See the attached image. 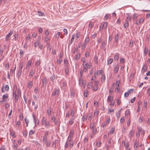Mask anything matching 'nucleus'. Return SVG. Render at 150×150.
I'll use <instances>...</instances> for the list:
<instances>
[{"label":"nucleus","mask_w":150,"mask_h":150,"mask_svg":"<svg viewBox=\"0 0 150 150\" xmlns=\"http://www.w3.org/2000/svg\"><path fill=\"white\" fill-rule=\"evenodd\" d=\"M131 17L130 16H128L125 20V22L124 25V27L125 28L128 27L129 26V23L131 21Z\"/></svg>","instance_id":"nucleus-1"},{"label":"nucleus","mask_w":150,"mask_h":150,"mask_svg":"<svg viewBox=\"0 0 150 150\" xmlns=\"http://www.w3.org/2000/svg\"><path fill=\"white\" fill-rule=\"evenodd\" d=\"M16 92V91H13V98L15 99L14 102L15 103H16L18 101L19 97L17 95Z\"/></svg>","instance_id":"nucleus-2"},{"label":"nucleus","mask_w":150,"mask_h":150,"mask_svg":"<svg viewBox=\"0 0 150 150\" xmlns=\"http://www.w3.org/2000/svg\"><path fill=\"white\" fill-rule=\"evenodd\" d=\"M79 83L81 86H83V88H85L86 87V84L83 81V79L82 78H80L79 79Z\"/></svg>","instance_id":"nucleus-3"},{"label":"nucleus","mask_w":150,"mask_h":150,"mask_svg":"<svg viewBox=\"0 0 150 150\" xmlns=\"http://www.w3.org/2000/svg\"><path fill=\"white\" fill-rule=\"evenodd\" d=\"M59 89L58 88H55L54 89V91H53L52 93V96H55L57 95L58 96L59 93Z\"/></svg>","instance_id":"nucleus-4"},{"label":"nucleus","mask_w":150,"mask_h":150,"mask_svg":"<svg viewBox=\"0 0 150 150\" xmlns=\"http://www.w3.org/2000/svg\"><path fill=\"white\" fill-rule=\"evenodd\" d=\"M98 81H96L94 83V86L93 88V91H96L98 89Z\"/></svg>","instance_id":"nucleus-5"},{"label":"nucleus","mask_w":150,"mask_h":150,"mask_svg":"<svg viewBox=\"0 0 150 150\" xmlns=\"http://www.w3.org/2000/svg\"><path fill=\"white\" fill-rule=\"evenodd\" d=\"M13 32L12 30H11L9 33L7 34L6 37V40L8 41L9 40V38L12 34Z\"/></svg>","instance_id":"nucleus-6"},{"label":"nucleus","mask_w":150,"mask_h":150,"mask_svg":"<svg viewBox=\"0 0 150 150\" xmlns=\"http://www.w3.org/2000/svg\"><path fill=\"white\" fill-rule=\"evenodd\" d=\"M58 77L57 76H56L55 74H53L50 78V80L53 82L54 83V80L57 79Z\"/></svg>","instance_id":"nucleus-7"},{"label":"nucleus","mask_w":150,"mask_h":150,"mask_svg":"<svg viewBox=\"0 0 150 150\" xmlns=\"http://www.w3.org/2000/svg\"><path fill=\"white\" fill-rule=\"evenodd\" d=\"M119 34L118 33H115L114 36V39L115 40V42H118V40L119 38Z\"/></svg>","instance_id":"nucleus-8"},{"label":"nucleus","mask_w":150,"mask_h":150,"mask_svg":"<svg viewBox=\"0 0 150 150\" xmlns=\"http://www.w3.org/2000/svg\"><path fill=\"white\" fill-rule=\"evenodd\" d=\"M47 82V79L46 78H44L42 80V84L43 86H45Z\"/></svg>","instance_id":"nucleus-9"},{"label":"nucleus","mask_w":150,"mask_h":150,"mask_svg":"<svg viewBox=\"0 0 150 150\" xmlns=\"http://www.w3.org/2000/svg\"><path fill=\"white\" fill-rule=\"evenodd\" d=\"M22 69H18L17 74V76L18 78H19L21 76L22 73Z\"/></svg>","instance_id":"nucleus-10"},{"label":"nucleus","mask_w":150,"mask_h":150,"mask_svg":"<svg viewBox=\"0 0 150 150\" xmlns=\"http://www.w3.org/2000/svg\"><path fill=\"white\" fill-rule=\"evenodd\" d=\"M119 69V65L117 64L116 66H115L114 68V73H116L117 71Z\"/></svg>","instance_id":"nucleus-11"},{"label":"nucleus","mask_w":150,"mask_h":150,"mask_svg":"<svg viewBox=\"0 0 150 150\" xmlns=\"http://www.w3.org/2000/svg\"><path fill=\"white\" fill-rule=\"evenodd\" d=\"M122 144H124L125 149L127 148L129 146V144L128 142L125 143L124 141H122Z\"/></svg>","instance_id":"nucleus-12"},{"label":"nucleus","mask_w":150,"mask_h":150,"mask_svg":"<svg viewBox=\"0 0 150 150\" xmlns=\"http://www.w3.org/2000/svg\"><path fill=\"white\" fill-rule=\"evenodd\" d=\"M108 25V23L107 22H105L102 25V30H103V28L106 29Z\"/></svg>","instance_id":"nucleus-13"},{"label":"nucleus","mask_w":150,"mask_h":150,"mask_svg":"<svg viewBox=\"0 0 150 150\" xmlns=\"http://www.w3.org/2000/svg\"><path fill=\"white\" fill-rule=\"evenodd\" d=\"M59 140H55L54 142H53L52 143V147L54 148H56V144L59 143Z\"/></svg>","instance_id":"nucleus-14"},{"label":"nucleus","mask_w":150,"mask_h":150,"mask_svg":"<svg viewBox=\"0 0 150 150\" xmlns=\"http://www.w3.org/2000/svg\"><path fill=\"white\" fill-rule=\"evenodd\" d=\"M113 99V97L111 96H108L107 99V101L108 103H110L112 101Z\"/></svg>","instance_id":"nucleus-15"},{"label":"nucleus","mask_w":150,"mask_h":150,"mask_svg":"<svg viewBox=\"0 0 150 150\" xmlns=\"http://www.w3.org/2000/svg\"><path fill=\"white\" fill-rule=\"evenodd\" d=\"M147 66L145 64L143 66L142 68V71L143 72H145L147 70Z\"/></svg>","instance_id":"nucleus-16"},{"label":"nucleus","mask_w":150,"mask_h":150,"mask_svg":"<svg viewBox=\"0 0 150 150\" xmlns=\"http://www.w3.org/2000/svg\"><path fill=\"white\" fill-rule=\"evenodd\" d=\"M148 51V49L147 47L145 46L144 51V54L145 56H146L147 54V53Z\"/></svg>","instance_id":"nucleus-17"},{"label":"nucleus","mask_w":150,"mask_h":150,"mask_svg":"<svg viewBox=\"0 0 150 150\" xmlns=\"http://www.w3.org/2000/svg\"><path fill=\"white\" fill-rule=\"evenodd\" d=\"M119 58V54L118 53H116L114 57L115 60H118Z\"/></svg>","instance_id":"nucleus-18"},{"label":"nucleus","mask_w":150,"mask_h":150,"mask_svg":"<svg viewBox=\"0 0 150 150\" xmlns=\"http://www.w3.org/2000/svg\"><path fill=\"white\" fill-rule=\"evenodd\" d=\"M134 133V131L132 130L131 131L129 134V138H131L133 136Z\"/></svg>","instance_id":"nucleus-19"},{"label":"nucleus","mask_w":150,"mask_h":150,"mask_svg":"<svg viewBox=\"0 0 150 150\" xmlns=\"http://www.w3.org/2000/svg\"><path fill=\"white\" fill-rule=\"evenodd\" d=\"M33 82L32 81H30L29 82L27 86L30 89L33 86Z\"/></svg>","instance_id":"nucleus-20"},{"label":"nucleus","mask_w":150,"mask_h":150,"mask_svg":"<svg viewBox=\"0 0 150 150\" xmlns=\"http://www.w3.org/2000/svg\"><path fill=\"white\" fill-rule=\"evenodd\" d=\"M88 116V115H84L83 117L82 118V120L83 121H86L87 120Z\"/></svg>","instance_id":"nucleus-21"},{"label":"nucleus","mask_w":150,"mask_h":150,"mask_svg":"<svg viewBox=\"0 0 150 150\" xmlns=\"http://www.w3.org/2000/svg\"><path fill=\"white\" fill-rule=\"evenodd\" d=\"M138 146V143L137 141H136L134 143V149L137 150V149Z\"/></svg>","instance_id":"nucleus-22"},{"label":"nucleus","mask_w":150,"mask_h":150,"mask_svg":"<svg viewBox=\"0 0 150 150\" xmlns=\"http://www.w3.org/2000/svg\"><path fill=\"white\" fill-rule=\"evenodd\" d=\"M89 40H90V39H89V37L88 36V37H86L85 39L84 43H85V44H88V43Z\"/></svg>","instance_id":"nucleus-23"},{"label":"nucleus","mask_w":150,"mask_h":150,"mask_svg":"<svg viewBox=\"0 0 150 150\" xmlns=\"http://www.w3.org/2000/svg\"><path fill=\"white\" fill-rule=\"evenodd\" d=\"M31 63L32 62L31 61H28L26 65V68H29L31 65Z\"/></svg>","instance_id":"nucleus-24"},{"label":"nucleus","mask_w":150,"mask_h":150,"mask_svg":"<svg viewBox=\"0 0 150 150\" xmlns=\"http://www.w3.org/2000/svg\"><path fill=\"white\" fill-rule=\"evenodd\" d=\"M65 73L66 74L68 75L69 72V70L68 67H65Z\"/></svg>","instance_id":"nucleus-25"},{"label":"nucleus","mask_w":150,"mask_h":150,"mask_svg":"<svg viewBox=\"0 0 150 150\" xmlns=\"http://www.w3.org/2000/svg\"><path fill=\"white\" fill-rule=\"evenodd\" d=\"M74 134V130L73 129H71L70 131V134H69V136L70 137H73Z\"/></svg>","instance_id":"nucleus-26"},{"label":"nucleus","mask_w":150,"mask_h":150,"mask_svg":"<svg viewBox=\"0 0 150 150\" xmlns=\"http://www.w3.org/2000/svg\"><path fill=\"white\" fill-rule=\"evenodd\" d=\"M35 62L36 63L35 64V65L37 67H38L39 65L41 63L40 59L39 60H36L35 61Z\"/></svg>","instance_id":"nucleus-27"},{"label":"nucleus","mask_w":150,"mask_h":150,"mask_svg":"<svg viewBox=\"0 0 150 150\" xmlns=\"http://www.w3.org/2000/svg\"><path fill=\"white\" fill-rule=\"evenodd\" d=\"M34 73V72L33 70H31L30 71L29 74V76L30 77H31L33 76Z\"/></svg>","instance_id":"nucleus-28"},{"label":"nucleus","mask_w":150,"mask_h":150,"mask_svg":"<svg viewBox=\"0 0 150 150\" xmlns=\"http://www.w3.org/2000/svg\"><path fill=\"white\" fill-rule=\"evenodd\" d=\"M84 96L85 97H87L88 95V91L86 90H85L84 91Z\"/></svg>","instance_id":"nucleus-29"},{"label":"nucleus","mask_w":150,"mask_h":150,"mask_svg":"<svg viewBox=\"0 0 150 150\" xmlns=\"http://www.w3.org/2000/svg\"><path fill=\"white\" fill-rule=\"evenodd\" d=\"M80 54H76L75 55V60H77L79 59L80 58Z\"/></svg>","instance_id":"nucleus-30"},{"label":"nucleus","mask_w":150,"mask_h":150,"mask_svg":"<svg viewBox=\"0 0 150 150\" xmlns=\"http://www.w3.org/2000/svg\"><path fill=\"white\" fill-rule=\"evenodd\" d=\"M47 141V137L44 136L43 137V142H46Z\"/></svg>","instance_id":"nucleus-31"},{"label":"nucleus","mask_w":150,"mask_h":150,"mask_svg":"<svg viewBox=\"0 0 150 150\" xmlns=\"http://www.w3.org/2000/svg\"><path fill=\"white\" fill-rule=\"evenodd\" d=\"M112 35H110L109 37L108 42L109 43L111 42L112 41Z\"/></svg>","instance_id":"nucleus-32"},{"label":"nucleus","mask_w":150,"mask_h":150,"mask_svg":"<svg viewBox=\"0 0 150 150\" xmlns=\"http://www.w3.org/2000/svg\"><path fill=\"white\" fill-rule=\"evenodd\" d=\"M69 146H70V148H71L74 146V142H73V141L72 140V141H71L69 142Z\"/></svg>","instance_id":"nucleus-33"},{"label":"nucleus","mask_w":150,"mask_h":150,"mask_svg":"<svg viewBox=\"0 0 150 150\" xmlns=\"http://www.w3.org/2000/svg\"><path fill=\"white\" fill-rule=\"evenodd\" d=\"M110 16V14H107L105 16V17L104 18V20H107L108 18Z\"/></svg>","instance_id":"nucleus-34"},{"label":"nucleus","mask_w":150,"mask_h":150,"mask_svg":"<svg viewBox=\"0 0 150 150\" xmlns=\"http://www.w3.org/2000/svg\"><path fill=\"white\" fill-rule=\"evenodd\" d=\"M50 125V122L49 121L46 122V123L45 125V127L46 128H48Z\"/></svg>","instance_id":"nucleus-35"},{"label":"nucleus","mask_w":150,"mask_h":150,"mask_svg":"<svg viewBox=\"0 0 150 150\" xmlns=\"http://www.w3.org/2000/svg\"><path fill=\"white\" fill-rule=\"evenodd\" d=\"M8 95L7 94H5L3 95L2 99L4 100H6L8 98Z\"/></svg>","instance_id":"nucleus-36"},{"label":"nucleus","mask_w":150,"mask_h":150,"mask_svg":"<svg viewBox=\"0 0 150 150\" xmlns=\"http://www.w3.org/2000/svg\"><path fill=\"white\" fill-rule=\"evenodd\" d=\"M47 112L49 116L51 115V110L50 108L47 109Z\"/></svg>","instance_id":"nucleus-37"},{"label":"nucleus","mask_w":150,"mask_h":150,"mask_svg":"<svg viewBox=\"0 0 150 150\" xmlns=\"http://www.w3.org/2000/svg\"><path fill=\"white\" fill-rule=\"evenodd\" d=\"M42 125H45L46 123V121L44 119V118H42L41 120Z\"/></svg>","instance_id":"nucleus-38"},{"label":"nucleus","mask_w":150,"mask_h":150,"mask_svg":"<svg viewBox=\"0 0 150 150\" xmlns=\"http://www.w3.org/2000/svg\"><path fill=\"white\" fill-rule=\"evenodd\" d=\"M113 59H110L107 62L108 64L109 65V64H110L112 63L113 62Z\"/></svg>","instance_id":"nucleus-39"},{"label":"nucleus","mask_w":150,"mask_h":150,"mask_svg":"<svg viewBox=\"0 0 150 150\" xmlns=\"http://www.w3.org/2000/svg\"><path fill=\"white\" fill-rule=\"evenodd\" d=\"M62 61V59H58L57 61V64H60Z\"/></svg>","instance_id":"nucleus-40"},{"label":"nucleus","mask_w":150,"mask_h":150,"mask_svg":"<svg viewBox=\"0 0 150 150\" xmlns=\"http://www.w3.org/2000/svg\"><path fill=\"white\" fill-rule=\"evenodd\" d=\"M115 132V129L114 128H112L109 133V134H113Z\"/></svg>","instance_id":"nucleus-41"},{"label":"nucleus","mask_w":150,"mask_h":150,"mask_svg":"<svg viewBox=\"0 0 150 150\" xmlns=\"http://www.w3.org/2000/svg\"><path fill=\"white\" fill-rule=\"evenodd\" d=\"M32 116L33 117L34 122L35 123V125H36V126H37V125H36V123L37 122V121L35 120V115L34 114H33Z\"/></svg>","instance_id":"nucleus-42"},{"label":"nucleus","mask_w":150,"mask_h":150,"mask_svg":"<svg viewBox=\"0 0 150 150\" xmlns=\"http://www.w3.org/2000/svg\"><path fill=\"white\" fill-rule=\"evenodd\" d=\"M105 75H103L102 76L101 78V81L102 82H104L105 81Z\"/></svg>","instance_id":"nucleus-43"},{"label":"nucleus","mask_w":150,"mask_h":150,"mask_svg":"<svg viewBox=\"0 0 150 150\" xmlns=\"http://www.w3.org/2000/svg\"><path fill=\"white\" fill-rule=\"evenodd\" d=\"M45 144H46V145L47 147H49L50 146V142L49 141H47V142H44Z\"/></svg>","instance_id":"nucleus-44"},{"label":"nucleus","mask_w":150,"mask_h":150,"mask_svg":"<svg viewBox=\"0 0 150 150\" xmlns=\"http://www.w3.org/2000/svg\"><path fill=\"white\" fill-rule=\"evenodd\" d=\"M130 113V111L129 110H127L125 111V116H128V115Z\"/></svg>","instance_id":"nucleus-45"},{"label":"nucleus","mask_w":150,"mask_h":150,"mask_svg":"<svg viewBox=\"0 0 150 150\" xmlns=\"http://www.w3.org/2000/svg\"><path fill=\"white\" fill-rule=\"evenodd\" d=\"M69 142L67 141V142H66L65 143V148H68V147L69 146Z\"/></svg>","instance_id":"nucleus-46"},{"label":"nucleus","mask_w":150,"mask_h":150,"mask_svg":"<svg viewBox=\"0 0 150 150\" xmlns=\"http://www.w3.org/2000/svg\"><path fill=\"white\" fill-rule=\"evenodd\" d=\"M38 14L40 16H43L44 15L43 13L39 11L38 12Z\"/></svg>","instance_id":"nucleus-47"},{"label":"nucleus","mask_w":150,"mask_h":150,"mask_svg":"<svg viewBox=\"0 0 150 150\" xmlns=\"http://www.w3.org/2000/svg\"><path fill=\"white\" fill-rule=\"evenodd\" d=\"M137 16L136 14H134L133 15V19L134 20H135L137 19Z\"/></svg>","instance_id":"nucleus-48"},{"label":"nucleus","mask_w":150,"mask_h":150,"mask_svg":"<svg viewBox=\"0 0 150 150\" xmlns=\"http://www.w3.org/2000/svg\"><path fill=\"white\" fill-rule=\"evenodd\" d=\"M68 62L67 60H65L64 61V64L65 65V67H68Z\"/></svg>","instance_id":"nucleus-49"},{"label":"nucleus","mask_w":150,"mask_h":150,"mask_svg":"<svg viewBox=\"0 0 150 150\" xmlns=\"http://www.w3.org/2000/svg\"><path fill=\"white\" fill-rule=\"evenodd\" d=\"M105 42L104 41L103 42L101 45V48H103L105 47Z\"/></svg>","instance_id":"nucleus-50"},{"label":"nucleus","mask_w":150,"mask_h":150,"mask_svg":"<svg viewBox=\"0 0 150 150\" xmlns=\"http://www.w3.org/2000/svg\"><path fill=\"white\" fill-rule=\"evenodd\" d=\"M17 93L18 94V96H20V97L21 95V92L20 89H18L17 90Z\"/></svg>","instance_id":"nucleus-51"},{"label":"nucleus","mask_w":150,"mask_h":150,"mask_svg":"<svg viewBox=\"0 0 150 150\" xmlns=\"http://www.w3.org/2000/svg\"><path fill=\"white\" fill-rule=\"evenodd\" d=\"M60 34V32H58L57 33L56 35V38H57V39H59V36Z\"/></svg>","instance_id":"nucleus-52"},{"label":"nucleus","mask_w":150,"mask_h":150,"mask_svg":"<svg viewBox=\"0 0 150 150\" xmlns=\"http://www.w3.org/2000/svg\"><path fill=\"white\" fill-rule=\"evenodd\" d=\"M133 46V42L132 41H130V42H129V47H132Z\"/></svg>","instance_id":"nucleus-53"},{"label":"nucleus","mask_w":150,"mask_h":150,"mask_svg":"<svg viewBox=\"0 0 150 150\" xmlns=\"http://www.w3.org/2000/svg\"><path fill=\"white\" fill-rule=\"evenodd\" d=\"M74 120H72L71 119H70L69 121V124L70 125H71L73 124V123L74 122Z\"/></svg>","instance_id":"nucleus-54"},{"label":"nucleus","mask_w":150,"mask_h":150,"mask_svg":"<svg viewBox=\"0 0 150 150\" xmlns=\"http://www.w3.org/2000/svg\"><path fill=\"white\" fill-rule=\"evenodd\" d=\"M125 121V119L124 117L121 118L120 120V122L121 123H122L124 122Z\"/></svg>","instance_id":"nucleus-55"},{"label":"nucleus","mask_w":150,"mask_h":150,"mask_svg":"<svg viewBox=\"0 0 150 150\" xmlns=\"http://www.w3.org/2000/svg\"><path fill=\"white\" fill-rule=\"evenodd\" d=\"M144 21V19L143 18L141 17L140 18L139 20V22L140 23H142Z\"/></svg>","instance_id":"nucleus-56"},{"label":"nucleus","mask_w":150,"mask_h":150,"mask_svg":"<svg viewBox=\"0 0 150 150\" xmlns=\"http://www.w3.org/2000/svg\"><path fill=\"white\" fill-rule=\"evenodd\" d=\"M39 45V42H35L34 44V45L35 47H36L38 46Z\"/></svg>","instance_id":"nucleus-57"},{"label":"nucleus","mask_w":150,"mask_h":150,"mask_svg":"<svg viewBox=\"0 0 150 150\" xmlns=\"http://www.w3.org/2000/svg\"><path fill=\"white\" fill-rule=\"evenodd\" d=\"M121 113L120 112H117L116 113V115L117 118H119L120 116Z\"/></svg>","instance_id":"nucleus-58"},{"label":"nucleus","mask_w":150,"mask_h":150,"mask_svg":"<svg viewBox=\"0 0 150 150\" xmlns=\"http://www.w3.org/2000/svg\"><path fill=\"white\" fill-rule=\"evenodd\" d=\"M80 35V33H79L78 32L77 33H76V35L75 36V37L76 38V40H77L78 39V38L79 37Z\"/></svg>","instance_id":"nucleus-59"},{"label":"nucleus","mask_w":150,"mask_h":150,"mask_svg":"<svg viewBox=\"0 0 150 150\" xmlns=\"http://www.w3.org/2000/svg\"><path fill=\"white\" fill-rule=\"evenodd\" d=\"M63 31L64 33V34L65 35H67V34L68 32L67 29L66 28H64L63 30Z\"/></svg>","instance_id":"nucleus-60"},{"label":"nucleus","mask_w":150,"mask_h":150,"mask_svg":"<svg viewBox=\"0 0 150 150\" xmlns=\"http://www.w3.org/2000/svg\"><path fill=\"white\" fill-rule=\"evenodd\" d=\"M98 115V110H96L94 112V116H97Z\"/></svg>","instance_id":"nucleus-61"},{"label":"nucleus","mask_w":150,"mask_h":150,"mask_svg":"<svg viewBox=\"0 0 150 150\" xmlns=\"http://www.w3.org/2000/svg\"><path fill=\"white\" fill-rule=\"evenodd\" d=\"M35 131L33 130H31L29 132V135H31L33 134L34 132Z\"/></svg>","instance_id":"nucleus-62"},{"label":"nucleus","mask_w":150,"mask_h":150,"mask_svg":"<svg viewBox=\"0 0 150 150\" xmlns=\"http://www.w3.org/2000/svg\"><path fill=\"white\" fill-rule=\"evenodd\" d=\"M137 129L139 133L140 132H142V128L141 127H138Z\"/></svg>","instance_id":"nucleus-63"},{"label":"nucleus","mask_w":150,"mask_h":150,"mask_svg":"<svg viewBox=\"0 0 150 150\" xmlns=\"http://www.w3.org/2000/svg\"><path fill=\"white\" fill-rule=\"evenodd\" d=\"M111 103H110V107H111V108H112V107L114 105V103H115V101H114L113 102H112H112H110Z\"/></svg>","instance_id":"nucleus-64"}]
</instances>
